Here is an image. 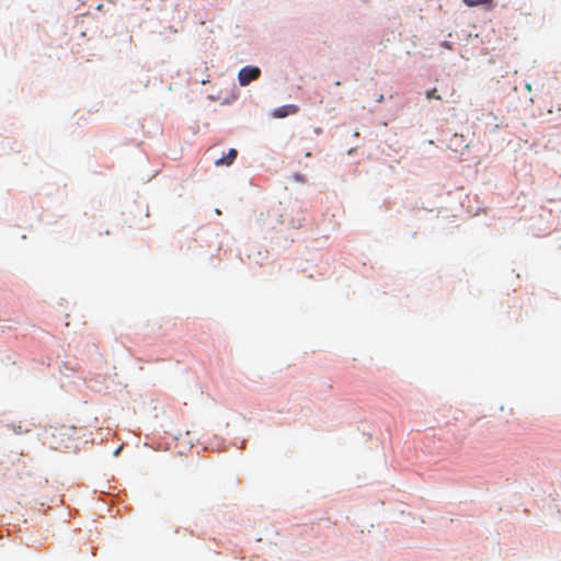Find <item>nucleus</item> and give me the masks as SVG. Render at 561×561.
I'll return each mask as SVG.
<instances>
[{"instance_id": "nucleus-4", "label": "nucleus", "mask_w": 561, "mask_h": 561, "mask_svg": "<svg viewBox=\"0 0 561 561\" xmlns=\"http://www.w3.org/2000/svg\"><path fill=\"white\" fill-rule=\"evenodd\" d=\"M465 3L469 7H476L480 4H488L490 8H492V0H463Z\"/></svg>"}, {"instance_id": "nucleus-3", "label": "nucleus", "mask_w": 561, "mask_h": 561, "mask_svg": "<svg viewBox=\"0 0 561 561\" xmlns=\"http://www.w3.org/2000/svg\"><path fill=\"white\" fill-rule=\"evenodd\" d=\"M297 111H298V107L296 105H294V104L284 105V106H280V107L275 110L274 116L278 117V118H283V117H286V116H288L290 114L297 113Z\"/></svg>"}, {"instance_id": "nucleus-1", "label": "nucleus", "mask_w": 561, "mask_h": 561, "mask_svg": "<svg viewBox=\"0 0 561 561\" xmlns=\"http://www.w3.org/2000/svg\"><path fill=\"white\" fill-rule=\"evenodd\" d=\"M260 69L257 67H244L239 71L238 80L241 85H247L251 81L260 77Z\"/></svg>"}, {"instance_id": "nucleus-5", "label": "nucleus", "mask_w": 561, "mask_h": 561, "mask_svg": "<svg viewBox=\"0 0 561 561\" xmlns=\"http://www.w3.org/2000/svg\"><path fill=\"white\" fill-rule=\"evenodd\" d=\"M426 99H436L440 101L442 96L437 93V89L433 88L426 92Z\"/></svg>"}, {"instance_id": "nucleus-2", "label": "nucleus", "mask_w": 561, "mask_h": 561, "mask_svg": "<svg viewBox=\"0 0 561 561\" xmlns=\"http://www.w3.org/2000/svg\"><path fill=\"white\" fill-rule=\"evenodd\" d=\"M238 151L233 148L229 149L228 153L225 157H221L215 161L217 167L220 165H231L237 158Z\"/></svg>"}, {"instance_id": "nucleus-6", "label": "nucleus", "mask_w": 561, "mask_h": 561, "mask_svg": "<svg viewBox=\"0 0 561 561\" xmlns=\"http://www.w3.org/2000/svg\"><path fill=\"white\" fill-rule=\"evenodd\" d=\"M526 89H527L528 91H530V90H531V85H530V83H527V84H526Z\"/></svg>"}]
</instances>
